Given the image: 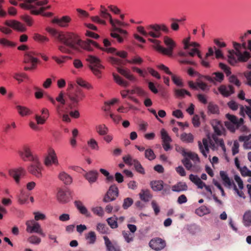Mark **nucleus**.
<instances>
[{
	"mask_svg": "<svg viewBox=\"0 0 251 251\" xmlns=\"http://www.w3.org/2000/svg\"><path fill=\"white\" fill-rule=\"evenodd\" d=\"M46 30L64 44L58 47L59 50L62 53H71L73 50L80 51L81 49L91 50V46L96 45L92 40L88 39L85 41L81 40L77 35L73 32H59L49 27L46 28Z\"/></svg>",
	"mask_w": 251,
	"mask_h": 251,
	"instance_id": "1",
	"label": "nucleus"
},
{
	"mask_svg": "<svg viewBox=\"0 0 251 251\" xmlns=\"http://www.w3.org/2000/svg\"><path fill=\"white\" fill-rule=\"evenodd\" d=\"M211 125L216 134H213L211 138L208 136V138H203L202 142H198L199 149L205 157H207L209 152V146L213 150H216L219 146L224 152L226 151L223 140L217 137V135H221L225 132V128L222 123L218 120H213L211 121Z\"/></svg>",
	"mask_w": 251,
	"mask_h": 251,
	"instance_id": "2",
	"label": "nucleus"
},
{
	"mask_svg": "<svg viewBox=\"0 0 251 251\" xmlns=\"http://www.w3.org/2000/svg\"><path fill=\"white\" fill-rule=\"evenodd\" d=\"M247 32L240 36L241 44L233 42V47L235 50H229L228 53V61L231 65H235L238 62H246L250 57L251 54L246 50L247 44L244 39L248 35Z\"/></svg>",
	"mask_w": 251,
	"mask_h": 251,
	"instance_id": "3",
	"label": "nucleus"
},
{
	"mask_svg": "<svg viewBox=\"0 0 251 251\" xmlns=\"http://www.w3.org/2000/svg\"><path fill=\"white\" fill-rule=\"evenodd\" d=\"M247 32L240 36L241 44L233 42V47L235 50H229L228 53V61L231 65H235L238 62H246L250 57L251 54L246 50L247 44L244 39L248 35Z\"/></svg>",
	"mask_w": 251,
	"mask_h": 251,
	"instance_id": "4",
	"label": "nucleus"
},
{
	"mask_svg": "<svg viewBox=\"0 0 251 251\" xmlns=\"http://www.w3.org/2000/svg\"><path fill=\"white\" fill-rule=\"evenodd\" d=\"M65 97V93L63 91H60L55 99L50 96H48V99L55 106L58 116L62 118L63 121L69 123L71 121V119L68 115V108L66 105Z\"/></svg>",
	"mask_w": 251,
	"mask_h": 251,
	"instance_id": "5",
	"label": "nucleus"
},
{
	"mask_svg": "<svg viewBox=\"0 0 251 251\" xmlns=\"http://www.w3.org/2000/svg\"><path fill=\"white\" fill-rule=\"evenodd\" d=\"M100 14L102 18L105 19H108L112 26L115 28V31L111 33V36L117 39L118 42H123L124 38H125L127 34V32L125 30L116 27V25L121 26L122 24V23L118 20L114 21L112 19L111 15L107 12L106 9L101 10L100 11Z\"/></svg>",
	"mask_w": 251,
	"mask_h": 251,
	"instance_id": "6",
	"label": "nucleus"
},
{
	"mask_svg": "<svg viewBox=\"0 0 251 251\" xmlns=\"http://www.w3.org/2000/svg\"><path fill=\"white\" fill-rule=\"evenodd\" d=\"M148 40L154 44V48L158 51L164 54L171 56L173 50L176 47V43L170 37L165 36L164 38V42L167 48H164L160 46V42L159 40L149 38Z\"/></svg>",
	"mask_w": 251,
	"mask_h": 251,
	"instance_id": "7",
	"label": "nucleus"
},
{
	"mask_svg": "<svg viewBox=\"0 0 251 251\" xmlns=\"http://www.w3.org/2000/svg\"><path fill=\"white\" fill-rule=\"evenodd\" d=\"M86 60L89 63V68L93 74L97 77L100 78L102 70L104 68L100 59L95 56L89 55Z\"/></svg>",
	"mask_w": 251,
	"mask_h": 251,
	"instance_id": "8",
	"label": "nucleus"
},
{
	"mask_svg": "<svg viewBox=\"0 0 251 251\" xmlns=\"http://www.w3.org/2000/svg\"><path fill=\"white\" fill-rule=\"evenodd\" d=\"M108 60L111 64L117 67V71L122 75L130 81H134L136 80V78L130 74L129 70L119 67V66L124 64L123 60L114 57H110Z\"/></svg>",
	"mask_w": 251,
	"mask_h": 251,
	"instance_id": "9",
	"label": "nucleus"
},
{
	"mask_svg": "<svg viewBox=\"0 0 251 251\" xmlns=\"http://www.w3.org/2000/svg\"><path fill=\"white\" fill-rule=\"evenodd\" d=\"M220 175L221 177V179L223 181L224 185L227 187L228 189L233 188V190L237 194V195L243 199H245L246 197L244 192L241 190H239L235 184L234 183L233 179L232 178H230L227 173L225 171H220Z\"/></svg>",
	"mask_w": 251,
	"mask_h": 251,
	"instance_id": "10",
	"label": "nucleus"
},
{
	"mask_svg": "<svg viewBox=\"0 0 251 251\" xmlns=\"http://www.w3.org/2000/svg\"><path fill=\"white\" fill-rule=\"evenodd\" d=\"M96 44V45H92L91 47L92 48V50L91 51L93 50V48L96 47L97 48L100 49L101 50L106 51L107 53H112V54H115L117 55L122 57V58H126L127 55V53L126 51H116V50L115 48L113 47H110V46L111 45V42L108 40L107 39H104L103 41V44L104 45V48H101L100 47L99 45L94 41ZM89 51H91V50H89Z\"/></svg>",
	"mask_w": 251,
	"mask_h": 251,
	"instance_id": "11",
	"label": "nucleus"
},
{
	"mask_svg": "<svg viewBox=\"0 0 251 251\" xmlns=\"http://www.w3.org/2000/svg\"><path fill=\"white\" fill-rule=\"evenodd\" d=\"M67 96L71 102L70 104L67 105L69 109L75 107L78 102L85 97V94L81 89L77 88L75 91L68 93Z\"/></svg>",
	"mask_w": 251,
	"mask_h": 251,
	"instance_id": "12",
	"label": "nucleus"
},
{
	"mask_svg": "<svg viewBox=\"0 0 251 251\" xmlns=\"http://www.w3.org/2000/svg\"><path fill=\"white\" fill-rule=\"evenodd\" d=\"M226 117L228 121L225 122V126L231 132L235 131L236 128L243 124V118L238 119L236 116L229 114H226Z\"/></svg>",
	"mask_w": 251,
	"mask_h": 251,
	"instance_id": "13",
	"label": "nucleus"
},
{
	"mask_svg": "<svg viewBox=\"0 0 251 251\" xmlns=\"http://www.w3.org/2000/svg\"><path fill=\"white\" fill-rule=\"evenodd\" d=\"M26 231L29 233H38L43 237H45L46 234L43 232L39 223L34 220H28L25 223Z\"/></svg>",
	"mask_w": 251,
	"mask_h": 251,
	"instance_id": "14",
	"label": "nucleus"
},
{
	"mask_svg": "<svg viewBox=\"0 0 251 251\" xmlns=\"http://www.w3.org/2000/svg\"><path fill=\"white\" fill-rule=\"evenodd\" d=\"M44 164L48 167H50L52 165L57 166L59 165L57 154L52 148H49L48 150L47 155L44 159Z\"/></svg>",
	"mask_w": 251,
	"mask_h": 251,
	"instance_id": "15",
	"label": "nucleus"
},
{
	"mask_svg": "<svg viewBox=\"0 0 251 251\" xmlns=\"http://www.w3.org/2000/svg\"><path fill=\"white\" fill-rule=\"evenodd\" d=\"M19 154L24 161L29 160L32 162V161H36V158L39 157L38 155L33 153L30 148L26 145L24 146L19 151Z\"/></svg>",
	"mask_w": 251,
	"mask_h": 251,
	"instance_id": "16",
	"label": "nucleus"
},
{
	"mask_svg": "<svg viewBox=\"0 0 251 251\" xmlns=\"http://www.w3.org/2000/svg\"><path fill=\"white\" fill-rule=\"evenodd\" d=\"M42 165L39 160V158H36V161H32V163L28 167V171L37 177L42 176Z\"/></svg>",
	"mask_w": 251,
	"mask_h": 251,
	"instance_id": "17",
	"label": "nucleus"
},
{
	"mask_svg": "<svg viewBox=\"0 0 251 251\" xmlns=\"http://www.w3.org/2000/svg\"><path fill=\"white\" fill-rule=\"evenodd\" d=\"M25 62L31 65V67H25V70L34 69L37 63V59L35 56V53L33 51L27 52L25 56Z\"/></svg>",
	"mask_w": 251,
	"mask_h": 251,
	"instance_id": "18",
	"label": "nucleus"
},
{
	"mask_svg": "<svg viewBox=\"0 0 251 251\" xmlns=\"http://www.w3.org/2000/svg\"><path fill=\"white\" fill-rule=\"evenodd\" d=\"M118 194L119 190L118 187L115 185H112L109 187L104 198V201L108 202L115 200L118 196Z\"/></svg>",
	"mask_w": 251,
	"mask_h": 251,
	"instance_id": "19",
	"label": "nucleus"
},
{
	"mask_svg": "<svg viewBox=\"0 0 251 251\" xmlns=\"http://www.w3.org/2000/svg\"><path fill=\"white\" fill-rule=\"evenodd\" d=\"M71 197V192L69 189H60L57 193V200L62 203L68 202Z\"/></svg>",
	"mask_w": 251,
	"mask_h": 251,
	"instance_id": "20",
	"label": "nucleus"
},
{
	"mask_svg": "<svg viewBox=\"0 0 251 251\" xmlns=\"http://www.w3.org/2000/svg\"><path fill=\"white\" fill-rule=\"evenodd\" d=\"M25 174V170L22 167L11 169L9 171V175L14 178L17 184L20 182V178L24 176Z\"/></svg>",
	"mask_w": 251,
	"mask_h": 251,
	"instance_id": "21",
	"label": "nucleus"
},
{
	"mask_svg": "<svg viewBox=\"0 0 251 251\" xmlns=\"http://www.w3.org/2000/svg\"><path fill=\"white\" fill-rule=\"evenodd\" d=\"M160 134L162 140V146L165 151H168L171 148L170 144L172 141V138L164 128L161 129Z\"/></svg>",
	"mask_w": 251,
	"mask_h": 251,
	"instance_id": "22",
	"label": "nucleus"
},
{
	"mask_svg": "<svg viewBox=\"0 0 251 251\" xmlns=\"http://www.w3.org/2000/svg\"><path fill=\"white\" fill-rule=\"evenodd\" d=\"M150 247L154 250L158 251L163 249L166 246L164 240L159 238L151 239L149 243Z\"/></svg>",
	"mask_w": 251,
	"mask_h": 251,
	"instance_id": "23",
	"label": "nucleus"
},
{
	"mask_svg": "<svg viewBox=\"0 0 251 251\" xmlns=\"http://www.w3.org/2000/svg\"><path fill=\"white\" fill-rule=\"evenodd\" d=\"M148 37L150 36L153 38H158L161 35L159 31V25H150L147 26Z\"/></svg>",
	"mask_w": 251,
	"mask_h": 251,
	"instance_id": "24",
	"label": "nucleus"
},
{
	"mask_svg": "<svg viewBox=\"0 0 251 251\" xmlns=\"http://www.w3.org/2000/svg\"><path fill=\"white\" fill-rule=\"evenodd\" d=\"M224 75L222 73L215 72L211 75H205V79L210 83H221L224 80Z\"/></svg>",
	"mask_w": 251,
	"mask_h": 251,
	"instance_id": "25",
	"label": "nucleus"
},
{
	"mask_svg": "<svg viewBox=\"0 0 251 251\" xmlns=\"http://www.w3.org/2000/svg\"><path fill=\"white\" fill-rule=\"evenodd\" d=\"M5 25L20 32L26 30V27L21 23L15 20H7L5 22Z\"/></svg>",
	"mask_w": 251,
	"mask_h": 251,
	"instance_id": "26",
	"label": "nucleus"
},
{
	"mask_svg": "<svg viewBox=\"0 0 251 251\" xmlns=\"http://www.w3.org/2000/svg\"><path fill=\"white\" fill-rule=\"evenodd\" d=\"M41 112L42 116L38 114H35L34 118L38 124L43 125L45 123L46 120L49 118L50 113L49 110L46 108H42Z\"/></svg>",
	"mask_w": 251,
	"mask_h": 251,
	"instance_id": "27",
	"label": "nucleus"
},
{
	"mask_svg": "<svg viewBox=\"0 0 251 251\" xmlns=\"http://www.w3.org/2000/svg\"><path fill=\"white\" fill-rule=\"evenodd\" d=\"M71 18L68 16H64L61 18L55 17L52 20L53 24H56L62 27H66L69 25V23L71 22Z\"/></svg>",
	"mask_w": 251,
	"mask_h": 251,
	"instance_id": "28",
	"label": "nucleus"
},
{
	"mask_svg": "<svg viewBox=\"0 0 251 251\" xmlns=\"http://www.w3.org/2000/svg\"><path fill=\"white\" fill-rule=\"evenodd\" d=\"M176 150L179 152L184 157L186 156H189L194 161L195 164L199 161V158L196 153L187 152L184 148L180 147H176Z\"/></svg>",
	"mask_w": 251,
	"mask_h": 251,
	"instance_id": "29",
	"label": "nucleus"
},
{
	"mask_svg": "<svg viewBox=\"0 0 251 251\" xmlns=\"http://www.w3.org/2000/svg\"><path fill=\"white\" fill-rule=\"evenodd\" d=\"M58 177L65 185H70L73 182L72 177L65 171H61Z\"/></svg>",
	"mask_w": 251,
	"mask_h": 251,
	"instance_id": "30",
	"label": "nucleus"
},
{
	"mask_svg": "<svg viewBox=\"0 0 251 251\" xmlns=\"http://www.w3.org/2000/svg\"><path fill=\"white\" fill-rule=\"evenodd\" d=\"M204 80H206L205 75H199V77L197 80V88H199L203 91H207L209 88L207 84L203 82Z\"/></svg>",
	"mask_w": 251,
	"mask_h": 251,
	"instance_id": "31",
	"label": "nucleus"
},
{
	"mask_svg": "<svg viewBox=\"0 0 251 251\" xmlns=\"http://www.w3.org/2000/svg\"><path fill=\"white\" fill-rule=\"evenodd\" d=\"M218 89L220 93L226 97H228L234 93L233 87L231 85H221Z\"/></svg>",
	"mask_w": 251,
	"mask_h": 251,
	"instance_id": "32",
	"label": "nucleus"
},
{
	"mask_svg": "<svg viewBox=\"0 0 251 251\" xmlns=\"http://www.w3.org/2000/svg\"><path fill=\"white\" fill-rule=\"evenodd\" d=\"M98 176V172L96 170L90 171L84 175V177L90 184L93 183L97 181Z\"/></svg>",
	"mask_w": 251,
	"mask_h": 251,
	"instance_id": "33",
	"label": "nucleus"
},
{
	"mask_svg": "<svg viewBox=\"0 0 251 251\" xmlns=\"http://www.w3.org/2000/svg\"><path fill=\"white\" fill-rule=\"evenodd\" d=\"M199 47L200 45L198 43L192 42L190 45L189 49L185 50H186L189 55L193 57L196 54V53L198 52Z\"/></svg>",
	"mask_w": 251,
	"mask_h": 251,
	"instance_id": "34",
	"label": "nucleus"
},
{
	"mask_svg": "<svg viewBox=\"0 0 251 251\" xmlns=\"http://www.w3.org/2000/svg\"><path fill=\"white\" fill-rule=\"evenodd\" d=\"M16 108L18 114L22 117L28 116L32 113V111L30 109L24 106L17 105Z\"/></svg>",
	"mask_w": 251,
	"mask_h": 251,
	"instance_id": "35",
	"label": "nucleus"
},
{
	"mask_svg": "<svg viewBox=\"0 0 251 251\" xmlns=\"http://www.w3.org/2000/svg\"><path fill=\"white\" fill-rule=\"evenodd\" d=\"M200 160L199 162L194 163V161L189 157L186 156L182 160V162L184 166L185 167V168L188 170H190L193 167H194L195 166L197 165V164L199 163Z\"/></svg>",
	"mask_w": 251,
	"mask_h": 251,
	"instance_id": "36",
	"label": "nucleus"
},
{
	"mask_svg": "<svg viewBox=\"0 0 251 251\" xmlns=\"http://www.w3.org/2000/svg\"><path fill=\"white\" fill-rule=\"evenodd\" d=\"M189 179L200 189H202L205 186V184L197 176L191 174L189 176Z\"/></svg>",
	"mask_w": 251,
	"mask_h": 251,
	"instance_id": "37",
	"label": "nucleus"
},
{
	"mask_svg": "<svg viewBox=\"0 0 251 251\" xmlns=\"http://www.w3.org/2000/svg\"><path fill=\"white\" fill-rule=\"evenodd\" d=\"M187 188L188 187L186 183L184 182H179L172 187V191L176 192L186 191L187 190Z\"/></svg>",
	"mask_w": 251,
	"mask_h": 251,
	"instance_id": "38",
	"label": "nucleus"
},
{
	"mask_svg": "<svg viewBox=\"0 0 251 251\" xmlns=\"http://www.w3.org/2000/svg\"><path fill=\"white\" fill-rule=\"evenodd\" d=\"M152 189L154 191H160L164 187V182L162 180L152 181L150 183Z\"/></svg>",
	"mask_w": 251,
	"mask_h": 251,
	"instance_id": "39",
	"label": "nucleus"
},
{
	"mask_svg": "<svg viewBox=\"0 0 251 251\" xmlns=\"http://www.w3.org/2000/svg\"><path fill=\"white\" fill-rule=\"evenodd\" d=\"M75 204L79 211L83 215L87 217H89L90 213H89L87 208L83 205L82 202L79 201H77L75 202Z\"/></svg>",
	"mask_w": 251,
	"mask_h": 251,
	"instance_id": "40",
	"label": "nucleus"
},
{
	"mask_svg": "<svg viewBox=\"0 0 251 251\" xmlns=\"http://www.w3.org/2000/svg\"><path fill=\"white\" fill-rule=\"evenodd\" d=\"M85 238L89 244H94L97 240L96 233L93 231H90L85 234Z\"/></svg>",
	"mask_w": 251,
	"mask_h": 251,
	"instance_id": "41",
	"label": "nucleus"
},
{
	"mask_svg": "<svg viewBox=\"0 0 251 251\" xmlns=\"http://www.w3.org/2000/svg\"><path fill=\"white\" fill-rule=\"evenodd\" d=\"M174 93L175 96L179 99L184 98L186 95L189 96H191L190 92L184 89H175Z\"/></svg>",
	"mask_w": 251,
	"mask_h": 251,
	"instance_id": "42",
	"label": "nucleus"
},
{
	"mask_svg": "<svg viewBox=\"0 0 251 251\" xmlns=\"http://www.w3.org/2000/svg\"><path fill=\"white\" fill-rule=\"evenodd\" d=\"M96 130L100 135H105L108 132V128L104 124L99 125L96 127Z\"/></svg>",
	"mask_w": 251,
	"mask_h": 251,
	"instance_id": "43",
	"label": "nucleus"
},
{
	"mask_svg": "<svg viewBox=\"0 0 251 251\" xmlns=\"http://www.w3.org/2000/svg\"><path fill=\"white\" fill-rule=\"evenodd\" d=\"M29 196V193L23 190L21 191V193L18 197L19 202L21 204L25 203L27 201Z\"/></svg>",
	"mask_w": 251,
	"mask_h": 251,
	"instance_id": "44",
	"label": "nucleus"
},
{
	"mask_svg": "<svg viewBox=\"0 0 251 251\" xmlns=\"http://www.w3.org/2000/svg\"><path fill=\"white\" fill-rule=\"evenodd\" d=\"M243 224L246 226H251V212L250 211H246L243 216Z\"/></svg>",
	"mask_w": 251,
	"mask_h": 251,
	"instance_id": "45",
	"label": "nucleus"
},
{
	"mask_svg": "<svg viewBox=\"0 0 251 251\" xmlns=\"http://www.w3.org/2000/svg\"><path fill=\"white\" fill-rule=\"evenodd\" d=\"M181 140L186 143H192L194 136L191 133H183L180 136Z\"/></svg>",
	"mask_w": 251,
	"mask_h": 251,
	"instance_id": "46",
	"label": "nucleus"
},
{
	"mask_svg": "<svg viewBox=\"0 0 251 251\" xmlns=\"http://www.w3.org/2000/svg\"><path fill=\"white\" fill-rule=\"evenodd\" d=\"M140 199L145 201H148L151 198L150 191L148 190H142L139 194Z\"/></svg>",
	"mask_w": 251,
	"mask_h": 251,
	"instance_id": "47",
	"label": "nucleus"
},
{
	"mask_svg": "<svg viewBox=\"0 0 251 251\" xmlns=\"http://www.w3.org/2000/svg\"><path fill=\"white\" fill-rule=\"evenodd\" d=\"M113 76L114 80L119 85L127 87L128 85V82L123 80L120 76L116 75V74L113 73Z\"/></svg>",
	"mask_w": 251,
	"mask_h": 251,
	"instance_id": "48",
	"label": "nucleus"
},
{
	"mask_svg": "<svg viewBox=\"0 0 251 251\" xmlns=\"http://www.w3.org/2000/svg\"><path fill=\"white\" fill-rule=\"evenodd\" d=\"M27 241L31 244L38 245L41 242L40 237L35 235H32L27 238Z\"/></svg>",
	"mask_w": 251,
	"mask_h": 251,
	"instance_id": "49",
	"label": "nucleus"
},
{
	"mask_svg": "<svg viewBox=\"0 0 251 251\" xmlns=\"http://www.w3.org/2000/svg\"><path fill=\"white\" fill-rule=\"evenodd\" d=\"M33 38L35 41L40 42L41 43L48 42L49 40L48 38L38 33H34L33 36Z\"/></svg>",
	"mask_w": 251,
	"mask_h": 251,
	"instance_id": "50",
	"label": "nucleus"
},
{
	"mask_svg": "<svg viewBox=\"0 0 251 251\" xmlns=\"http://www.w3.org/2000/svg\"><path fill=\"white\" fill-rule=\"evenodd\" d=\"M117 220L118 218L116 216H113L108 218L107 222L112 228H115L118 227Z\"/></svg>",
	"mask_w": 251,
	"mask_h": 251,
	"instance_id": "51",
	"label": "nucleus"
},
{
	"mask_svg": "<svg viewBox=\"0 0 251 251\" xmlns=\"http://www.w3.org/2000/svg\"><path fill=\"white\" fill-rule=\"evenodd\" d=\"M76 82L79 86L84 87L86 89H91L93 88L92 86L90 84L88 83L81 78H77Z\"/></svg>",
	"mask_w": 251,
	"mask_h": 251,
	"instance_id": "52",
	"label": "nucleus"
},
{
	"mask_svg": "<svg viewBox=\"0 0 251 251\" xmlns=\"http://www.w3.org/2000/svg\"><path fill=\"white\" fill-rule=\"evenodd\" d=\"M126 62L132 64L140 65L143 62V59L138 56H134L130 59L126 60Z\"/></svg>",
	"mask_w": 251,
	"mask_h": 251,
	"instance_id": "53",
	"label": "nucleus"
},
{
	"mask_svg": "<svg viewBox=\"0 0 251 251\" xmlns=\"http://www.w3.org/2000/svg\"><path fill=\"white\" fill-rule=\"evenodd\" d=\"M145 156L149 160H153L156 157L153 151L151 149H148L145 151Z\"/></svg>",
	"mask_w": 251,
	"mask_h": 251,
	"instance_id": "54",
	"label": "nucleus"
},
{
	"mask_svg": "<svg viewBox=\"0 0 251 251\" xmlns=\"http://www.w3.org/2000/svg\"><path fill=\"white\" fill-rule=\"evenodd\" d=\"M104 243L106 247L107 250L108 251H113L116 248L112 244L109 238L106 236H103Z\"/></svg>",
	"mask_w": 251,
	"mask_h": 251,
	"instance_id": "55",
	"label": "nucleus"
},
{
	"mask_svg": "<svg viewBox=\"0 0 251 251\" xmlns=\"http://www.w3.org/2000/svg\"><path fill=\"white\" fill-rule=\"evenodd\" d=\"M208 110L212 114H217L219 112L218 106L212 102H210L208 104Z\"/></svg>",
	"mask_w": 251,
	"mask_h": 251,
	"instance_id": "56",
	"label": "nucleus"
},
{
	"mask_svg": "<svg viewBox=\"0 0 251 251\" xmlns=\"http://www.w3.org/2000/svg\"><path fill=\"white\" fill-rule=\"evenodd\" d=\"M124 161L129 165H133L137 160L133 159L130 155H127L123 157Z\"/></svg>",
	"mask_w": 251,
	"mask_h": 251,
	"instance_id": "57",
	"label": "nucleus"
},
{
	"mask_svg": "<svg viewBox=\"0 0 251 251\" xmlns=\"http://www.w3.org/2000/svg\"><path fill=\"white\" fill-rule=\"evenodd\" d=\"M196 54H197L198 56L200 59L201 60V65L206 67V68H209L210 67V64L209 61L207 60L206 57L205 58H203L202 57L201 54L199 50H198V52L196 53Z\"/></svg>",
	"mask_w": 251,
	"mask_h": 251,
	"instance_id": "58",
	"label": "nucleus"
},
{
	"mask_svg": "<svg viewBox=\"0 0 251 251\" xmlns=\"http://www.w3.org/2000/svg\"><path fill=\"white\" fill-rule=\"evenodd\" d=\"M0 44L5 47H13L15 46V44L5 38L0 39Z\"/></svg>",
	"mask_w": 251,
	"mask_h": 251,
	"instance_id": "59",
	"label": "nucleus"
},
{
	"mask_svg": "<svg viewBox=\"0 0 251 251\" xmlns=\"http://www.w3.org/2000/svg\"><path fill=\"white\" fill-rule=\"evenodd\" d=\"M13 77L20 83L23 82V79L26 78L27 76L24 73H14L13 75Z\"/></svg>",
	"mask_w": 251,
	"mask_h": 251,
	"instance_id": "60",
	"label": "nucleus"
},
{
	"mask_svg": "<svg viewBox=\"0 0 251 251\" xmlns=\"http://www.w3.org/2000/svg\"><path fill=\"white\" fill-rule=\"evenodd\" d=\"M97 230L102 234H106L107 233L108 228L103 224L99 223L97 226Z\"/></svg>",
	"mask_w": 251,
	"mask_h": 251,
	"instance_id": "61",
	"label": "nucleus"
},
{
	"mask_svg": "<svg viewBox=\"0 0 251 251\" xmlns=\"http://www.w3.org/2000/svg\"><path fill=\"white\" fill-rule=\"evenodd\" d=\"M122 234L125 241L127 243H130L133 240V235L129 233L128 231H123L122 232Z\"/></svg>",
	"mask_w": 251,
	"mask_h": 251,
	"instance_id": "62",
	"label": "nucleus"
},
{
	"mask_svg": "<svg viewBox=\"0 0 251 251\" xmlns=\"http://www.w3.org/2000/svg\"><path fill=\"white\" fill-rule=\"evenodd\" d=\"M87 144L92 150H98L99 149L98 143L94 139H91L88 141Z\"/></svg>",
	"mask_w": 251,
	"mask_h": 251,
	"instance_id": "63",
	"label": "nucleus"
},
{
	"mask_svg": "<svg viewBox=\"0 0 251 251\" xmlns=\"http://www.w3.org/2000/svg\"><path fill=\"white\" fill-rule=\"evenodd\" d=\"M246 113L251 119V107L249 106L244 107L243 106H240V113L241 115H244Z\"/></svg>",
	"mask_w": 251,
	"mask_h": 251,
	"instance_id": "64",
	"label": "nucleus"
}]
</instances>
